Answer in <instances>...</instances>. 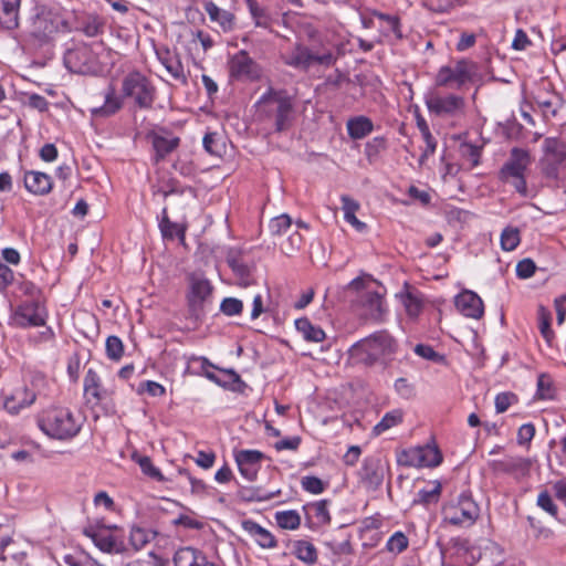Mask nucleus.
I'll list each match as a JSON object with an SVG mask.
<instances>
[{"label": "nucleus", "mask_w": 566, "mask_h": 566, "mask_svg": "<svg viewBox=\"0 0 566 566\" xmlns=\"http://www.w3.org/2000/svg\"><path fill=\"white\" fill-rule=\"evenodd\" d=\"M397 348L395 338L388 332L379 331L355 343L349 355L366 366L386 367L394 359Z\"/></svg>", "instance_id": "obj_1"}, {"label": "nucleus", "mask_w": 566, "mask_h": 566, "mask_svg": "<svg viewBox=\"0 0 566 566\" xmlns=\"http://www.w3.org/2000/svg\"><path fill=\"white\" fill-rule=\"evenodd\" d=\"M82 424L81 416L64 407H51L42 410L38 416V426L41 431L56 440L74 438Z\"/></svg>", "instance_id": "obj_2"}, {"label": "nucleus", "mask_w": 566, "mask_h": 566, "mask_svg": "<svg viewBox=\"0 0 566 566\" xmlns=\"http://www.w3.org/2000/svg\"><path fill=\"white\" fill-rule=\"evenodd\" d=\"M260 117L272 119L277 133L287 130L293 120V103L291 96L283 90L270 87L256 103Z\"/></svg>", "instance_id": "obj_3"}, {"label": "nucleus", "mask_w": 566, "mask_h": 566, "mask_svg": "<svg viewBox=\"0 0 566 566\" xmlns=\"http://www.w3.org/2000/svg\"><path fill=\"white\" fill-rule=\"evenodd\" d=\"M532 164V155L528 149L513 147L507 160L499 171V179L510 184L522 197H527L528 189L525 172Z\"/></svg>", "instance_id": "obj_4"}, {"label": "nucleus", "mask_w": 566, "mask_h": 566, "mask_svg": "<svg viewBox=\"0 0 566 566\" xmlns=\"http://www.w3.org/2000/svg\"><path fill=\"white\" fill-rule=\"evenodd\" d=\"M374 285L375 282L370 277H356L349 284L352 289L361 291L359 296L361 315L366 319L380 322L387 310L381 292L374 290Z\"/></svg>", "instance_id": "obj_5"}, {"label": "nucleus", "mask_w": 566, "mask_h": 566, "mask_svg": "<svg viewBox=\"0 0 566 566\" xmlns=\"http://www.w3.org/2000/svg\"><path fill=\"white\" fill-rule=\"evenodd\" d=\"M282 60L287 66L307 72L315 64L324 67L334 65L336 55L332 51L313 52L308 46L295 43L290 51L282 55Z\"/></svg>", "instance_id": "obj_6"}, {"label": "nucleus", "mask_w": 566, "mask_h": 566, "mask_svg": "<svg viewBox=\"0 0 566 566\" xmlns=\"http://www.w3.org/2000/svg\"><path fill=\"white\" fill-rule=\"evenodd\" d=\"M541 169L547 179L558 180L566 172V143L557 137H546L542 145Z\"/></svg>", "instance_id": "obj_7"}, {"label": "nucleus", "mask_w": 566, "mask_h": 566, "mask_svg": "<svg viewBox=\"0 0 566 566\" xmlns=\"http://www.w3.org/2000/svg\"><path fill=\"white\" fill-rule=\"evenodd\" d=\"M480 509L470 493H462L442 509L443 521L450 525L469 527L475 523Z\"/></svg>", "instance_id": "obj_8"}, {"label": "nucleus", "mask_w": 566, "mask_h": 566, "mask_svg": "<svg viewBox=\"0 0 566 566\" xmlns=\"http://www.w3.org/2000/svg\"><path fill=\"white\" fill-rule=\"evenodd\" d=\"M189 289L186 295L188 311L195 318L205 314L207 305L211 302L213 286L210 281L202 275H189Z\"/></svg>", "instance_id": "obj_9"}, {"label": "nucleus", "mask_w": 566, "mask_h": 566, "mask_svg": "<svg viewBox=\"0 0 566 566\" xmlns=\"http://www.w3.org/2000/svg\"><path fill=\"white\" fill-rule=\"evenodd\" d=\"M123 94L132 97L140 108H150L155 99V86L140 72H130L123 80Z\"/></svg>", "instance_id": "obj_10"}, {"label": "nucleus", "mask_w": 566, "mask_h": 566, "mask_svg": "<svg viewBox=\"0 0 566 566\" xmlns=\"http://www.w3.org/2000/svg\"><path fill=\"white\" fill-rule=\"evenodd\" d=\"M426 106L430 113L440 117H460L465 112V101L455 94L430 93L426 96Z\"/></svg>", "instance_id": "obj_11"}, {"label": "nucleus", "mask_w": 566, "mask_h": 566, "mask_svg": "<svg viewBox=\"0 0 566 566\" xmlns=\"http://www.w3.org/2000/svg\"><path fill=\"white\" fill-rule=\"evenodd\" d=\"M442 455L436 446H419L403 450L398 462L405 467L422 468L437 467L441 463Z\"/></svg>", "instance_id": "obj_12"}, {"label": "nucleus", "mask_w": 566, "mask_h": 566, "mask_svg": "<svg viewBox=\"0 0 566 566\" xmlns=\"http://www.w3.org/2000/svg\"><path fill=\"white\" fill-rule=\"evenodd\" d=\"M229 74L242 82H254L261 78L262 67L245 50H241L229 60Z\"/></svg>", "instance_id": "obj_13"}, {"label": "nucleus", "mask_w": 566, "mask_h": 566, "mask_svg": "<svg viewBox=\"0 0 566 566\" xmlns=\"http://www.w3.org/2000/svg\"><path fill=\"white\" fill-rule=\"evenodd\" d=\"M65 66L73 73L88 74L96 71V59L92 49L85 44L77 45L66 51L64 55Z\"/></svg>", "instance_id": "obj_14"}, {"label": "nucleus", "mask_w": 566, "mask_h": 566, "mask_svg": "<svg viewBox=\"0 0 566 566\" xmlns=\"http://www.w3.org/2000/svg\"><path fill=\"white\" fill-rule=\"evenodd\" d=\"M471 80L469 63L464 60L458 61L454 66H441L436 75L434 83L440 87L462 86Z\"/></svg>", "instance_id": "obj_15"}, {"label": "nucleus", "mask_w": 566, "mask_h": 566, "mask_svg": "<svg viewBox=\"0 0 566 566\" xmlns=\"http://www.w3.org/2000/svg\"><path fill=\"white\" fill-rule=\"evenodd\" d=\"M83 387L87 402H93L94 405H101L112 399L115 394V388L113 386H104L98 374L92 368L85 374Z\"/></svg>", "instance_id": "obj_16"}, {"label": "nucleus", "mask_w": 566, "mask_h": 566, "mask_svg": "<svg viewBox=\"0 0 566 566\" xmlns=\"http://www.w3.org/2000/svg\"><path fill=\"white\" fill-rule=\"evenodd\" d=\"M384 475L385 468L376 457L366 458L358 472L360 482L369 491H375L382 484Z\"/></svg>", "instance_id": "obj_17"}, {"label": "nucleus", "mask_w": 566, "mask_h": 566, "mask_svg": "<svg viewBox=\"0 0 566 566\" xmlns=\"http://www.w3.org/2000/svg\"><path fill=\"white\" fill-rule=\"evenodd\" d=\"M234 459L240 474L251 482L258 476L264 454L258 450H240Z\"/></svg>", "instance_id": "obj_18"}, {"label": "nucleus", "mask_w": 566, "mask_h": 566, "mask_svg": "<svg viewBox=\"0 0 566 566\" xmlns=\"http://www.w3.org/2000/svg\"><path fill=\"white\" fill-rule=\"evenodd\" d=\"M15 316L22 326H42L45 324L46 312L40 302L28 301L18 307Z\"/></svg>", "instance_id": "obj_19"}, {"label": "nucleus", "mask_w": 566, "mask_h": 566, "mask_svg": "<svg viewBox=\"0 0 566 566\" xmlns=\"http://www.w3.org/2000/svg\"><path fill=\"white\" fill-rule=\"evenodd\" d=\"M455 306L461 314L470 318L479 319L484 313L483 301L476 293L469 290L458 294Z\"/></svg>", "instance_id": "obj_20"}, {"label": "nucleus", "mask_w": 566, "mask_h": 566, "mask_svg": "<svg viewBox=\"0 0 566 566\" xmlns=\"http://www.w3.org/2000/svg\"><path fill=\"white\" fill-rule=\"evenodd\" d=\"M24 188L32 195L45 196L51 192L53 181L48 174L36 170L25 171L23 175Z\"/></svg>", "instance_id": "obj_21"}, {"label": "nucleus", "mask_w": 566, "mask_h": 566, "mask_svg": "<svg viewBox=\"0 0 566 566\" xmlns=\"http://www.w3.org/2000/svg\"><path fill=\"white\" fill-rule=\"evenodd\" d=\"M36 399L35 391H29L28 386L19 387L6 397L4 408L12 415L19 413L22 409L30 407Z\"/></svg>", "instance_id": "obj_22"}, {"label": "nucleus", "mask_w": 566, "mask_h": 566, "mask_svg": "<svg viewBox=\"0 0 566 566\" xmlns=\"http://www.w3.org/2000/svg\"><path fill=\"white\" fill-rule=\"evenodd\" d=\"M156 55L159 62L165 66L167 72L177 81H181L182 83L187 82V77L185 75L184 65L181 63L180 56L178 53L170 51L167 48H161L156 50Z\"/></svg>", "instance_id": "obj_23"}, {"label": "nucleus", "mask_w": 566, "mask_h": 566, "mask_svg": "<svg viewBox=\"0 0 566 566\" xmlns=\"http://www.w3.org/2000/svg\"><path fill=\"white\" fill-rule=\"evenodd\" d=\"M203 9L207 12L210 21L217 23L222 32H231L234 29L235 15L232 12L219 8L212 1H206L203 3Z\"/></svg>", "instance_id": "obj_24"}, {"label": "nucleus", "mask_w": 566, "mask_h": 566, "mask_svg": "<svg viewBox=\"0 0 566 566\" xmlns=\"http://www.w3.org/2000/svg\"><path fill=\"white\" fill-rule=\"evenodd\" d=\"M151 140L154 150L156 153V161L164 159L168 154L172 153L180 143V139L175 136H164L157 133L148 135Z\"/></svg>", "instance_id": "obj_25"}, {"label": "nucleus", "mask_w": 566, "mask_h": 566, "mask_svg": "<svg viewBox=\"0 0 566 566\" xmlns=\"http://www.w3.org/2000/svg\"><path fill=\"white\" fill-rule=\"evenodd\" d=\"M244 530L254 538V541L263 548H274L277 546V541L274 535L262 527L260 524L248 521L243 524Z\"/></svg>", "instance_id": "obj_26"}, {"label": "nucleus", "mask_w": 566, "mask_h": 566, "mask_svg": "<svg viewBox=\"0 0 566 566\" xmlns=\"http://www.w3.org/2000/svg\"><path fill=\"white\" fill-rule=\"evenodd\" d=\"M347 134L352 139H363L374 130V124L367 116L352 117L346 123Z\"/></svg>", "instance_id": "obj_27"}, {"label": "nucleus", "mask_w": 566, "mask_h": 566, "mask_svg": "<svg viewBox=\"0 0 566 566\" xmlns=\"http://www.w3.org/2000/svg\"><path fill=\"white\" fill-rule=\"evenodd\" d=\"M122 108V99L117 96L113 86H109L104 95V104L92 108V114L96 117H108Z\"/></svg>", "instance_id": "obj_28"}, {"label": "nucleus", "mask_w": 566, "mask_h": 566, "mask_svg": "<svg viewBox=\"0 0 566 566\" xmlns=\"http://www.w3.org/2000/svg\"><path fill=\"white\" fill-rule=\"evenodd\" d=\"M227 263L235 274L239 285L248 286L251 284L252 280L250 268L242 261L239 253L233 251L229 252L227 256Z\"/></svg>", "instance_id": "obj_29"}, {"label": "nucleus", "mask_w": 566, "mask_h": 566, "mask_svg": "<svg viewBox=\"0 0 566 566\" xmlns=\"http://www.w3.org/2000/svg\"><path fill=\"white\" fill-rule=\"evenodd\" d=\"M292 553L302 562L307 565H313L317 562V549L308 541L297 539L292 543Z\"/></svg>", "instance_id": "obj_30"}, {"label": "nucleus", "mask_w": 566, "mask_h": 566, "mask_svg": "<svg viewBox=\"0 0 566 566\" xmlns=\"http://www.w3.org/2000/svg\"><path fill=\"white\" fill-rule=\"evenodd\" d=\"M19 1H2L0 7V24L8 29L13 30L19 25Z\"/></svg>", "instance_id": "obj_31"}, {"label": "nucleus", "mask_w": 566, "mask_h": 566, "mask_svg": "<svg viewBox=\"0 0 566 566\" xmlns=\"http://www.w3.org/2000/svg\"><path fill=\"white\" fill-rule=\"evenodd\" d=\"M245 4L255 27L271 29L272 18L266 8L262 7L258 0H245Z\"/></svg>", "instance_id": "obj_32"}, {"label": "nucleus", "mask_w": 566, "mask_h": 566, "mask_svg": "<svg viewBox=\"0 0 566 566\" xmlns=\"http://www.w3.org/2000/svg\"><path fill=\"white\" fill-rule=\"evenodd\" d=\"M295 327L307 342L319 343L325 339V332L319 326L313 325L306 317L296 319Z\"/></svg>", "instance_id": "obj_33"}, {"label": "nucleus", "mask_w": 566, "mask_h": 566, "mask_svg": "<svg viewBox=\"0 0 566 566\" xmlns=\"http://www.w3.org/2000/svg\"><path fill=\"white\" fill-rule=\"evenodd\" d=\"M281 494V490L266 492L261 488H241L239 496L245 502H266Z\"/></svg>", "instance_id": "obj_34"}, {"label": "nucleus", "mask_w": 566, "mask_h": 566, "mask_svg": "<svg viewBox=\"0 0 566 566\" xmlns=\"http://www.w3.org/2000/svg\"><path fill=\"white\" fill-rule=\"evenodd\" d=\"M277 526L282 530L295 531L301 526V515L295 510L277 511L274 514Z\"/></svg>", "instance_id": "obj_35"}, {"label": "nucleus", "mask_w": 566, "mask_h": 566, "mask_svg": "<svg viewBox=\"0 0 566 566\" xmlns=\"http://www.w3.org/2000/svg\"><path fill=\"white\" fill-rule=\"evenodd\" d=\"M154 537L155 533L153 531L140 526H132L128 541L134 551H139L154 539Z\"/></svg>", "instance_id": "obj_36"}, {"label": "nucleus", "mask_w": 566, "mask_h": 566, "mask_svg": "<svg viewBox=\"0 0 566 566\" xmlns=\"http://www.w3.org/2000/svg\"><path fill=\"white\" fill-rule=\"evenodd\" d=\"M329 501L321 500L311 503L306 506L308 513L315 518V523L318 526L327 525L331 523V514L328 511Z\"/></svg>", "instance_id": "obj_37"}, {"label": "nucleus", "mask_w": 566, "mask_h": 566, "mask_svg": "<svg viewBox=\"0 0 566 566\" xmlns=\"http://www.w3.org/2000/svg\"><path fill=\"white\" fill-rule=\"evenodd\" d=\"M84 535L93 541L96 547L104 553H113L115 551V539L112 535H102L92 528H85Z\"/></svg>", "instance_id": "obj_38"}, {"label": "nucleus", "mask_w": 566, "mask_h": 566, "mask_svg": "<svg viewBox=\"0 0 566 566\" xmlns=\"http://www.w3.org/2000/svg\"><path fill=\"white\" fill-rule=\"evenodd\" d=\"M402 421V411L399 409L391 410L381 418V420L374 427V432L376 434H381L382 432L389 430L401 423Z\"/></svg>", "instance_id": "obj_39"}, {"label": "nucleus", "mask_w": 566, "mask_h": 566, "mask_svg": "<svg viewBox=\"0 0 566 566\" xmlns=\"http://www.w3.org/2000/svg\"><path fill=\"white\" fill-rule=\"evenodd\" d=\"M551 321H552L551 312L547 308H545L544 306H539L538 307V328H539L542 336L544 337V339L547 342L548 345L552 344V342L555 337L554 331L551 327Z\"/></svg>", "instance_id": "obj_40"}, {"label": "nucleus", "mask_w": 566, "mask_h": 566, "mask_svg": "<svg viewBox=\"0 0 566 566\" xmlns=\"http://www.w3.org/2000/svg\"><path fill=\"white\" fill-rule=\"evenodd\" d=\"M159 228L164 238L174 239L176 235L184 238V230L179 224L171 222L167 216V209L163 210V218Z\"/></svg>", "instance_id": "obj_41"}, {"label": "nucleus", "mask_w": 566, "mask_h": 566, "mask_svg": "<svg viewBox=\"0 0 566 566\" xmlns=\"http://www.w3.org/2000/svg\"><path fill=\"white\" fill-rule=\"evenodd\" d=\"M521 242L520 231L516 228H505L501 234V247L504 251H513Z\"/></svg>", "instance_id": "obj_42"}, {"label": "nucleus", "mask_w": 566, "mask_h": 566, "mask_svg": "<svg viewBox=\"0 0 566 566\" xmlns=\"http://www.w3.org/2000/svg\"><path fill=\"white\" fill-rule=\"evenodd\" d=\"M374 17L386 23L387 30L392 32L395 38L402 39L401 23L397 15H390L381 12H375Z\"/></svg>", "instance_id": "obj_43"}, {"label": "nucleus", "mask_w": 566, "mask_h": 566, "mask_svg": "<svg viewBox=\"0 0 566 566\" xmlns=\"http://www.w3.org/2000/svg\"><path fill=\"white\" fill-rule=\"evenodd\" d=\"M106 355L112 360H119L124 354V345L119 337L117 336H108L106 339Z\"/></svg>", "instance_id": "obj_44"}, {"label": "nucleus", "mask_w": 566, "mask_h": 566, "mask_svg": "<svg viewBox=\"0 0 566 566\" xmlns=\"http://www.w3.org/2000/svg\"><path fill=\"white\" fill-rule=\"evenodd\" d=\"M409 541L402 532L394 533L387 541L386 547L389 552L400 554L407 549Z\"/></svg>", "instance_id": "obj_45"}, {"label": "nucleus", "mask_w": 566, "mask_h": 566, "mask_svg": "<svg viewBox=\"0 0 566 566\" xmlns=\"http://www.w3.org/2000/svg\"><path fill=\"white\" fill-rule=\"evenodd\" d=\"M292 224V219L287 214H281L271 219L269 229L274 235H281L285 233Z\"/></svg>", "instance_id": "obj_46"}, {"label": "nucleus", "mask_w": 566, "mask_h": 566, "mask_svg": "<svg viewBox=\"0 0 566 566\" xmlns=\"http://www.w3.org/2000/svg\"><path fill=\"white\" fill-rule=\"evenodd\" d=\"M220 311L227 316L240 315L243 311V303L235 297H226L220 304Z\"/></svg>", "instance_id": "obj_47"}, {"label": "nucleus", "mask_w": 566, "mask_h": 566, "mask_svg": "<svg viewBox=\"0 0 566 566\" xmlns=\"http://www.w3.org/2000/svg\"><path fill=\"white\" fill-rule=\"evenodd\" d=\"M402 303L405 305L407 314L410 317H417L420 314L421 308H422V303H421V300L417 295H415L412 293H407L402 298Z\"/></svg>", "instance_id": "obj_48"}, {"label": "nucleus", "mask_w": 566, "mask_h": 566, "mask_svg": "<svg viewBox=\"0 0 566 566\" xmlns=\"http://www.w3.org/2000/svg\"><path fill=\"white\" fill-rule=\"evenodd\" d=\"M27 386L29 387V391H35L36 397L46 396V388L49 386V381L44 375L35 373L32 375L30 384Z\"/></svg>", "instance_id": "obj_49"}, {"label": "nucleus", "mask_w": 566, "mask_h": 566, "mask_svg": "<svg viewBox=\"0 0 566 566\" xmlns=\"http://www.w3.org/2000/svg\"><path fill=\"white\" fill-rule=\"evenodd\" d=\"M536 504L551 516L557 517V506L555 505L552 495L547 491H542L538 494Z\"/></svg>", "instance_id": "obj_50"}, {"label": "nucleus", "mask_w": 566, "mask_h": 566, "mask_svg": "<svg viewBox=\"0 0 566 566\" xmlns=\"http://www.w3.org/2000/svg\"><path fill=\"white\" fill-rule=\"evenodd\" d=\"M301 485L303 490L312 494H321L325 490L324 482L321 479L312 475L303 476L301 480Z\"/></svg>", "instance_id": "obj_51"}, {"label": "nucleus", "mask_w": 566, "mask_h": 566, "mask_svg": "<svg viewBox=\"0 0 566 566\" xmlns=\"http://www.w3.org/2000/svg\"><path fill=\"white\" fill-rule=\"evenodd\" d=\"M440 493L441 485L436 482L430 489H423L418 492V501L424 504L437 502Z\"/></svg>", "instance_id": "obj_52"}, {"label": "nucleus", "mask_w": 566, "mask_h": 566, "mask_svg": "<svg viewBox=\"0 0 566 566\" xmlns=\"http://www.w3.org/2000/svg\"><path fill=\"white\" fill-rule=\"evenodd\" d=\"M536 264L532 259H523L516 265V275L520 279H528L534 275Z\"/></svg>", "instance_id": "obj_53"}, {"label": "nucleus", "mask_w": 566, "mask_h": 566, "mask_svg": "<svg viewBox=\"0 0 566 566\" xmlns=\"http://www.w3.org/2000/svg\"><path fill=\"white\" fill-rule=\"evenodd\" d=\"M144 391L151 397H161L166 394L165 387L153 380H146L139 385L138 392Z\"/></svg>", "instance_id": "obj_54"}, {"label": "nucleus", "mask_w": 566, "mask_h": 566, "mask_svg": "<svg viewBox=\"0 0 566 566\" xmlns=\"http://www.w3.org/2000/svg\"><path fill=\"white\" fill-rule=\"evenodd\" d=\"M394 388H395L396 392L405 399H409V398L413 397V395H415L413 386L411 384H409V381L403 377L398 378L395 381Z\"/></svg>", "instance_id": "obj_55"}, {"label": "nucleus", "mask_w": 566, "mask_h": 566, "mask_svg": "<svg viewBox=\"0 0 566 566\" xmlns=\"http://www.w3.org/2000/svg\"><path fill=\"white\" fill-rule=\"evenodd\" d=\"M179 474L187 478L188 482L190 483L192 494L201 495L206 492L205 482L202 480H199V479L192 476L188 470H186V469L179 470Z\"/></svg>", "instance_id": "obj_56"}, {"label": "nucleus", "mask_w": 566, "mask_h": 566, "mask_svg": "<svg viewBox=\"0 0 566 566\" xmlns=\"http://www.w3.org/2000/svg\"><path fill=\"white\" fill-rule=\"evenodd\" d=\"M415 353L424 358V359H428V360H432V361H440L443 359V357L441 355H439L431 346L429 345H423V344H418L416 347H415Z\"/></svg>", "instance_id": "obj_57"}, {"label": "nucleus", "mask_w": 566, "mask_h": 566, "mask_svg": "<svg viewBox=\"0 0 566 566\" xmlns=\"http://www.w3.org/2000/svg\"><path fill=\"white\" fill-rule=\"evenodd\" d=\"M515 400V396L510 392H502L495 397V409L496 412H505L512 402Z\"/></svg>", "instance_id": "obj_58"}, {"label": "nucleus", "mask_w": 566, "mask_h": 566, "mask_svg": "<svg viewBox=\"0 0 566 566\" xmlns=\"http://www.w3.org/2000/svg\"><path fill=\"white\" fill-rule=\"evenodd\" d=\"M203 148L211 155H219L220 147L218 145V135L217 133H207L202 140Z\"/></svg>", "instance_id": "obj_59"}, {"label": "nucleus", "mask_w": 566, "mask_h": 566, "mask_svg": "<svg viewBox=\"0 0 566 566\" xmlns=\"http://www.w3.org/2000/svg\"><path fill=\"white\" fill-rule=\"evenodd\" d=\"M535 434V427L532 423H525L520 427L517 432V442L526 444L532 441Z\"/></svg>", "instance_id": "obj_60"}, {"label": "nucleus", "mask_w": 566, "mask_h": 566, "mask_svg": "<svg viewBox=\"0 0 566 566\" xmlns=\"http://www.w3.org/2000/svg\"><path fill=\"white\" fill-rule=\"evenodd\" d=\"M139 465L143 470L144 473H146L147 475L154 478V479H157V480H163V475L159 471V469H157L151 460L148 458V457H144L140 459L139 461Z\"/></svg>", "instance_id": "obj_61"}, {"label": "nucleus", "mask_w": 566, "mask_h": 566, "mask_svg": "<svg viewBox=\"0 0 566 566\" xmlns=\"http://www.w3.org/2000/svg\"><path fill=\"white\" fill-rule=\"evenodd\" d=\"M14 280L13 271L6 264L0 263V292H3Z\"/></svg>", "instance_id": "obj_62"}, {"label": "nucleus", "mask_w": 566, "mask_h": 566, "mask_svg": "<svg viewBox=\"0 0 566 566\" xmlns=\"http://www.w3.org/2000/svg\"><path fill=\"white\" fill-rule=\"evenodd\" d=\"M301 444V438L300 437H291L282 439L277 442H275L274 448L276 451H283V450H292L295 451Z\"/></svg>", "instance_id": "obj_63"}, {"label": "nucleus", "mask_w": 566, "mask_h": 566, "mask_svg": "<svg viewBox=\"0 0 566 566\" xmlns=\"http://www.w3.org/2000/svg\"><path fill=\"white\" fill-rule=\"evenodd\" d=\"M554 305L556 310L557 324L562 325L564 324L566 317V295H560L556 297Z\"/></svg>", "instance_id": "obj_64"}]
</instances>
